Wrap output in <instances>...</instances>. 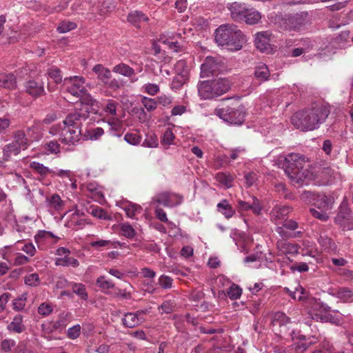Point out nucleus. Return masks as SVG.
Segmentation results:
<instances>
[{"label": "nucleus", "mask_w": 353, "mask_h": 353, "mask_svg": "<svg viewBox=\"0 0 353 353\" xmlns=\"http://www.w3.org/2000/svg\"><path fill=\"white\" fill-rule=\"evenodd\" d=\"M248 6L236 1L229 3L228 8L230 12L232 19L235 21H243L245 19L246 11H248Z\"/></svg>", "instance_id": "nucleus-15"}, {"label": "nucleus", "mask_w": 353, "mask_h": 353, "mask_svg": "<svg viewBox=\"0 0 353 353\" xmlns=\"http://www.w3.org/2000/svg\"><path fill=\"white\" fill-rule=\"evenodd\" d=\"M23 317L21 314L16 315L12 322L8 325V330L14 333H21L26 330V326L23 323Z\"/></svg>", "instance_id": "nucleus-27"}, {"label": "nucleus", "mask_w": 353, "mask_h": 353, "mask_svg": "<svg viewBox=\"0 0 353 353\" xmlns=\"http://www.w3.org/2000/svg\"><path fill=\"white\" fill-rule=\"evenodd\" d=\"M92 71L97 75V78L104 85L112 77L111 71L104 67L102 64H97L93 68Z\"/></svg>", "instance_id": "nucleus-22"}, {"label": "nucleus", "mask_w": 353, "mask_h": 353, "mask_svg": "<svg viewBox=\"0 0 353 353\" xmlns=\"http://www.w3.org/2000/svg\"><path fill=\"white\" fill-rule=\"evenodd\" d=\"M77 25L71 21H63L57 27V31L60 33H65L75 29Z\"/></svg>", "instance_id": "nucleus-59"}, {"label": "nucleus", "mask_w": 353, "mask_h": 353, "mask_svg": "<svg viewBox=\"0 0 353 353\" xmlns=\"http://www.w3.org/2000/svg\"><path fill=\"white\" fill-rule=\"evenodd\" d=\"M215 114L232 125H241L245 119V110L243 105L225 106L215 110Z\"/></svg>", "instance_id": "nucleus-6"}, {"label": "nucleus", "mask_w": 353, "mask_h": 353, "mask_svg": "<svg viewBox=\"0 0 353 353\" xmlns=\"http://www.w3.org/2000/svg\"><path fill=\"white\" fill-rule=\"evenodd\" d=\"M91 247L94 248H99L101 247H107L108 248H117V245H120L119 241H111L109 240H98L90 242Z\"/></svg>", "instance_id": "nucleus-39"}, {"label": "nucleus", "mask_w": 353, "mask_h": 353, "mask_svg": "<svg viewBox=\"0 0 353 353\" xmlns=\"http://www.w3.org/2000/svg\"><path fill=\"white\" fill-rule=\"evenodd\" d=\"M292 208L288 205H276L270 212V220L275 224L280 223L284 220L291 211Z\"/></svg>", "instance_id": "nucleus-17"}, {"label": "nucleus", "mask_w": 353, "mask_h": 353, "mask_svg": "<svg viewBox=\"0 0 353 353\" xmlns=\"http://www.w3.org/2000/svg\"><path fill=\"white\" fill-rule=\"evenodd\" d=\"M27 301V296L26 294H22L17 299L13 301V309L16 311H21L23 310Z\"/></svg>", "instance_id": "nucleus-57"}, {"label": "nucleus", "mask_w": 353, "mask_h": 353, "mask_svg": "<svg viewBox=\"0 0 353 353\" xmlns=\"http://www.w3.org/2000/svg\"><path fill=\"white\" fill-rule=\"evenodd\" d=\"M85 121L76 114L70 112L63 121L62 124H59L51 128V134H59V141L65 145H74L82 137L81 125Z\"/></svg>", "instance_id": "nucleus-2"}, {"label": "nucleus", "mask_w": 353, "mask_h": 353, "mask_svg": "<svg viewBox=\"0 0 353 353\" xmlns=\"http://www.w3.org/2000/svg\"><path fill=\"white\" fill-rule=\"evenodd\" d=\"M311 318L316 321H321L323 323H332V324L339 325L340 320L338 318L333 316L330 314H319L317 312H311Z\"/></svg>", "instance_id": "nucleus-29"}, {"label": "nucleus", "mask_w": 353, "mask_h": 353, "mask_svg": "<svg viewBox=\"0 0 353 353\" xmlns=\"http://www.w3.org/2000/svg\"><path fill=\"white\" fill-rule=\"evenodd\" d=\"M330 110L321 104H313L311 108L296 112L291 117L293 125L303 131H312L319 128L327 118Z\"/></svg>", "instance_id": "nucleus-1"}, {"label": "nucleus", "mask_w": 353, "mask_h": 353, "mask_svg": "<svg viewBox=\"0 0 353 353\" xmlns=\"http://www.w3.org/2000/svg\"><path fill=\"white\" fill-rule=\"evenodd\" d=\"M47 74L55 83L58 84L62 81V75L61 70L56 66H52L48 69Z\"/></svg>", "instance_id": "nucleus-43"}, {"label": "nucleus", "mask_w": 353, "mask_h": 353, "mask_svg": "<svg viewBox=\"0 0 353 353\" xmlns=\"http://www.w3.org/2000/svg\"><path fill=\"white\" fill-rule=\"evenodd\" d=\"M175 139V136L172 132V130L168 128L163 133L161 139V143L166 145H170L173 143Z\"/></svg>", "instance_id": "nucleus-58"}, {"label": "nucleus", "mask_w": 353, "mask_h": 353, "mask_svg": "<svg viewBox=\"0 0 353 353\" xmlns=\"http://www.w3.org/2000/svg\"><path fill=\"white\" fill-rule=\"evenodd\" d=\"M45 150L51 154H57L60 152V145L57 141H50L44 145Z\"/></svg>", "instance_id": "nucleus-63"}, {"label": "nucleus", "mask_w": 353, "mask_h": 353, "mask_svg": "<svg viewBox=\"0 0 353 353\" xmlns=\"http://www.w3.org/2000/svg\"><path fill=\"white\" fill-rule=\"evenodd\" d=\"M228 79L219 78L213 80L201 81L197 85L199 96L203 99H212L220 97L230 89Z\"/></svg>", "instance_id": "nucleus-5"}, {"label": "nucleus", "mask_w": 353, "mask_h": 353, "mask_svg": "<svg viewBox=\"0 0 353 353\" xmlns=\"http://www.w3.org/2000/svg\"><path fill=\"white\" fill-rule=\"evenodd\" d=\"M334 223L344 230L353 229L352 212L347 202L343 201L340 205Z\"/></svg>", "instance_id": "nucleus-8"}, {"label": "nucleus", "mask_w": 353, "mask_h": 353, "mask_svg": "<svg viewBox=\"0 0 353 353\" xmlns=\"http://www.w3.org/2000/svg\"><path fill=\"white\" fill-rule=\"evenodd\" d=\"M335 296L344 303L353 302V292L347 288H340L336 290Z\"/></svg>", "instance_id": "nucleus-32"}, {"label": "nucleus", "mask_w": 353, "mask_h": 353, "mask_svg": "<svg viewBox=\"0 0 353 353\" xmlns=\"http://www.w3.org/2000/svg\"><path fill=\"white\" fill-rule=\"evenodd\" d=\"M228 296L231 299H237L242 294V289L236 284H232L227 291Z\"/></svg>", "instance_id": "nucleus-54"}, {"label": "nucleus", "mask_w": 353, "mask_h": 353, "mask_svg": "<svg viewBox=\"0 0 353 353\" xmlns=\"http://www.w3.org/2000/svg\"><path fill=\"white\" fill-rule=\"evenodd\" d=\"M21 150V149H20L13 142L6 145L3 148V157L4 161H8L12 154L17 155L20 153Z\"/></svg>", "instance_id": "nucleus-35"}, {"label": "nucleus", "mask_w": 353, "mask_h": 353, "mask_svg": "<svg viewBox=\"0 0 353 353\" xmlns=\"http://www.w3.org/2000/svg\"><path fill=\"white\" fill-rule=\"evenodd\" d=\"M290 30H300L303 26V19L299 16H293L288 18L287 21Z\"/></svg>", "instance_id": "nucleus-41"}, {"label": "nucleus", "mask_w": 353, "mask_h": 353, "mask_svg": "<svg viewBox=\"0 0 353 353\" xmlns=\"http://www.w3.org/2000/svg\"><path fill=\"white\" fill-rule=\"evenodd\" d=\"M124 140L130 145H137L141 141V136L138 132H130L125 134Z\"/></svg>", "instance_id": "nucleus-42"}, {"label": "nucleus", "mask_w": 353, "mask_h": 353, "mask_svg": "<svg viewBox=\"0 0 353 353\" xmlns=\"http://www.w3.org/2000/svg\"><path fill=\"white\" fill-rule=\"evenodd\" d=\"M120 231L121 234L128 239H132L136 235V231L133 227L128 223L120 225Z\"/></svg>", "instance_id": "nucleus-44"}, {"label": "nucleus", "mask_w": 353, "mask_h": 353, "mask_svg": "<svg viewBox=\"0 0 353 353\" xmlns=\"http://www.w3.org/2000/svg\"><path fill=\"white\" fill-rule=\"evenodd\" d=\"M327 210H324L323 209H314L311 208L310 212L312 214V216L320 221H326L329 219V216L327 213L326 212Z\"/></svg>", "instance_id": "nucleus-60"}, {"label": "nucleus", "mask_w": 353, "mask_h": 353, "mask_svg": "<svg viewBox=\"0 0 353 353\" xmlns=\"http://www.w3.org/2000/svg\"><path fill=\"white\" fill-rule=\"evenodd\" d=\"M55 264L58 266H72L73 268H77L79 265V262L77 259L70 257L68 255L62 258H58L55 261Z\"/></svg>", "instance_id": "nucleus-38"}, {"label": "nucleus", "mask_w": 353, "mask_h": 353, "mask_svg": "<svg viewBox=\"0 0 353 353\" xmlns=\"http://www.w3.org/2000/svg\"><path fill=\"white\" fill-rule=\"evenodd\" d=\"M112 71L114 73L121 74L128 78L132 77L135 74L134 70L132 67L124 63H120L114 65L112 68Z\"/></svg>", "instance_id": "nucleus-30"}, {"label": "nucleus", "mask_w": 353, "mask_h": 353, "mask_svg": "<svg viewBox=\"0 0 353 353\" xmlns=\"http://www.w3.org/2000/svg\"><path fill=\"white\" fill-rule=\"evenodd\" d=\"M48 205L50 208H52L57 210H60L63 205V201L61 200V197L54 194L52 195L49 199H48Z\"/></svg>", "instance_id": "nucleus-48"}, {"label": "nucleus", "mask_w": 353, "mask_h": 353, "mask_svg": "<svg viewBox=\"0 0 353 353\" xmlns=\"http://www.w3.org/2000/svg\"><path fill=\"white\" fill-rule=\"evenodd\" d=\"M318 194H316L314 192L308 191V190H303L300 196L301 199L307 203H312L314 204V202L315 201V199L317 196Z\"/></svg>", "instance_id": "nucleus-56"}, {"label": "nucleus", "mask_w": 353, "mask_h": 353, "mask_svg": "<svg viewBox=\"0 0 353 353\" xmlns=\"http://www.w3.org/2000/svg\"><path fill=\"white\" fill-rule=\"evenodd\" d=\"M216 179L221 183V184L224 185L227 188H230L232 185L233 182V177L230 175L227 174L223 172H219L216 175Z\"/></svg>", "instance_id": "nucleus-46"}, {"label": "nucleus", "mask_w": 353, "mask_h": 353, "mask_svg": "<svg viewBox=\"0 0 353 353\" xmlns=\"http://www.w3.org/2000/svg\"><path fill=\"white\" fill-rule=\"evenodd\" d=\"M175 305L176 304L172 301H165L160 306H159L158 309L162 310L161 314H170L174 311Z\"/></svg>", "instance_id": "nucleus-64"}, {"label": "nucleus", "mask_w": 353, "mask_h": 353, "mask_svg": "<svg viewBox=\"0 0 353 353\" xmlns=\"http://www.w3.org/2000/svg\"><path fill=\"white\" fill-rule=\"evenodd\" d=\"M141 91L149 95L154 96L159 92L160 88L159 85L156 83H148L141 87Z\"/></svg>", "instance_id": "nucleus-50"}, {"label": "nucleus", "mask_w": 353, "mask_h": 353, "mask_svg": "<svg viewBox=\"0 0 353 353\" xmlns=\"http://www.w3.org/2000/svg\"><path fill=\"white\" fill-rule=\"evenodd\" d=\"M286 290L293 299L303 301L307 297L305 290L301 285L296 287L294 291H290L288 288H286Z\"/></svg>", "instance_id": "nucleus-47"}, {"label": "nucleus", "mask_w": 353, "mask_h": 353, "mask_svg": "<svg viewBox=\"0 0 353 353\" xmlns=\"http://www.w3.org/2000/svg\"><path fill=\"white\" fill-rule=\"evenodd\" d=\"M52 311L53 307L52 304L48 302L42 303L38 307V313L43 316L50 315Z\"/></svg>", "instance_id": "nucleus-61"}, {"label": "nucleus", "mask_w": 353, "mask_h": 353, "mask_svg": "<svg viewBox=\"0 0 353 353\" xmlns=\"http://www.w3.org/2000/svg\"><path fill=\"white\" fill-rule=\"evenodd\" d=\"M225 70L226 66L221 58L208 56L201 65V77L204 78L218 75Z\"/></svg>", "instance_id": "nucleus-7"}, {"label": "nucleus", "mask_w": 353, "mask_h": 353, "mask_svg": "<svg viewBox=\"0 0 353 353\" xmlns=\"http://www.w3.org/2000/svg\"><path fill=\"white\" fill-rule=\"evenodd\" d=\"M276 248L281 254H294L299 252L297 245L282 240L276 243Z\"/></svg>", "instance_id": "nucleus-19"}, {"label": "nucleus", "mask_w": 353, "mask_h": 353, "mask_svg": "<svg viewBox=\"0 0 353 353\" xmlns=\"http://www.w3.org/2000/svg\"><path fill=\"white\" fill-rule=\"evenodd\" d=\"M251 201H238L239 211H252L254 214L259 215L261 213L262 205L260 201L256 196H251Z\"/></svg>", "instance_id": "nucleus-16"}, {"label": "nucleus", "mask_w": 353, "mask_h": 353, "mask_svg": "<svg viewBox=\"0 0 353 353\" xmlns=\"http://www.w3.org/2000/svg\"><path fill=\"white\" fill-rule=\"evenodd\" d=\"M81 327L79 324H77L67 330V337L70 339H76L81 334Z\"/></svg>", "instance_id": "nucleus-62"}, {"label": "nucleus", "mask_w": 353, "mask_h": 353, "mask_svg": "<svg viewBox=\"0 0 353 353\" xmlns=\"http://www.w3.org/2000/svg\"><path fill=\"white\" fill-rule=\"evenodd\" d=\"M216 210L227 219L232 218L236 213L235 209L233 208L227 199H222L216 205Z\"/></svg>", "instance_id": "nucleus-20"}, {"label": "nucleus", "mask_w": 353, "mask_h": 353, "mask_svg": "<svg viewBox=\"0 0 353 353\" xmlns=\"http://www.w3.org/2000/svg\"><path fill=\"white\" fill-rule=\"evenodd\" d=\"M80 97V103L76 105L75 109L72 113L85 121L89 117L90 113L94 110L93 106L97 101L90 94H83Z\"/></svg>", "instance_id": "nucleus-9"}, {"label": "nucleus", "mask_w": 353, "mask_h": 353, "mask_svg": "<svg viewBox=\"0 0 353 353\" xmlns=\"http://www.w3.org/2000/svg\"><path fill=\"white\" fill-rule=\"evenodd\" d=\"M214 40L219 46H225L231 51L240 50L246 42L241 30L230 24L221 25L216 29Z\"/></svg>", "instance_id": "nucleus-4"}, {"label": "nucleus", "mask_w": 353, "mask_h": 353, "mask_svg": "<svg viewBox=\"0 0 353 353\" xmlns=\"http://www.w3.org/2000/svg\"><path fill=\"white\" fill-rule=\"evenodd\" d=\"M85 225V220L78 213L71 214L70 219L66 222L65 226L74 230L82 229Z\"/></svg>", "instance_id": "nucleus-26"}, {"label": "nucleus", "mask_w": 353, "mask_h": 353, "mask_svg": "<svg viewBox=\"0 0 353 353\" xmlns=\"http://www.w3.org/2000/svg\"><path fill=\"white\" fill-rule=\"evenodd\" d=\"M270 75L269 68L265 64L259 63L255 67L254 77L258 81L261 82L265 81L268 79Z\"/></svg>", "instance_id": "nucleus-28"}, {"label": "nucleus", "mask_w": 353, "mask_h": 353, "mask_svg": "<svg viewBox=\"0 0 353 353\" xmlns=\"http://www.w3.org/2000/svg\"><path fill=\"white\" fill-rule=\"evenodd\" d=\"M141 104L148 112L154 110L157 108L156 99L143 97L141 100Z\"/></svg>", "instance_id": "nucleus-49"}, {"label": "nucleus", "mask_w": 353, "mask_h": 353, "mask_svg": "<svg viewBox=\"0 0 353 353\" xmlns=\"http://www.w3.org/2000/svg\"><path fill=\"white\" fill-rule=\"evenodd\" d=\"M50 239H54V243H57L59 239L52 232L46 230H39L34 236V241L38 244L48 241Z\"/></svg>", "instance_id": "nucleus-37"}, {"label": "nucleus", "mask_w": 353, "mask_h": 353, "mask_svg": "<svg viewBox=\"0 0 353 353\" xmlns=\"http://www.w3.org/2000/svg\"><path fill=\"white\" fill-rule=\"evenodd\" d=\"M0 87L8 90L17 88V79L12 73H0Z\"/></svg>", "instance_id": "nucleus-18"}, {"label": "nucleus", "mask_w": 353, "mask_h": 353, "mask_svg": "<svg viewBox=\"0 0 353 353\" xmlns=\"http://www.w3.org/2000/svg\"><path fill=\"white\" fill-rule=\"evenodd\" d=\"M26 285L31 287H37L40 284V278L37 273H32L24 277Z\"/></svg>", "instance_id": "nucleus-52"}, {"label": "nucleus", "mask_w": 353, "mask_h": 353, "mask_svg": "<svg viewBox=\"0 0 353 353\" xmlns=\"http://www.w3.org/2000/svg\"><path fill=\"white\" fill-rule=\"evenodd\" d=\"M183 196L179 194L170 192H162L157 194L152 199V203L163 205L165 207L172 208L180 205L182 203Z\"/></svg>", "instance_id": "nucleus-10"}, {"label": "nucleus", "mask_w": 353, "mask_h": 353, "mask_svg": "<svg viewBox=\"0 0 353 353\" xmlns=\"http://www.w3.org/2000/svg\"><path fill=\"white\" fill-rule=\"evenodd\" d=\"M290 322V319L283 312H277L273 316L272 323L274 324L278 323L279 325H282L289 323Z\"/></svg>", "instance_id": "nucleus-51"}, {"label": "nucleus", "mask_w": 353, "mask_h": 353, "mask_svg": "<svg viewBox=\"0 0 353 353\" xmlns=\"http://www.w3.org/2000/svg\"><path fill=\"white\" fill-rule=\"evenodd\" d=\"M271 35L272 34L268 31L258 32L255 37L256 48L264 52H272Z\"/></svg>", "instance_id": "nucleus-14"}, {"label": "nucleus", "mask_w": 353, "mask_h": 353, "mask_svg": "<svg viewBox=\"0 0 353 353\" xmlns=\"http://www.w3.org/2000/svg\"><path fill=\"white\" fill-rule=\"evenodd\" d=\"M334 203V200L331 197H328L325 194L317 195L314 205L318 209H323L324 210H329L332 209Z\"/></svg>", "instance_id": "nucleus-23"}, {"label": "nucleus", "mask_w": 353, "mask_h": 353, "mask_svg": "<svg viewBox=\"0 0 353 353\" xmlns=\"http://www.w3.org/2000/svg\"><path fill=\"white\" fill-rule=\"evenodd\" d=\"M96 282L98 287L103 291L114 287V283L111 280L107 279L105 276L98 277Z\"/></svg>", "instance_id": "nucleus-45"}, {"label": "nucleus", "mask_w": 353, "mask_h": 353, "mask_svg": "<svg viewBox=\"0 0 353 353\" xmlns=\"http://www.w3.org/2000/svg\"><path fill=\"white\" fill-rule=\"evenodd\" d=\"M318 242L324 251L330 252L335 250L336 248L335 243L325 232H320Z\"/></svg>", "instance_id": "nucleus-24"}, {"label": "nucleus", "mask_w": 353, "mask_h": 353, "mask_svg": "<svg viewBox=\"0 0 353 353\" xmlns=\"http://www.w3.org/2000/svg\"><path fill=\"white\" fill-rule=\"evenodd\" d=\"M126 215L129 218H133L136 214V212H140L141 210V207L137 204L129 203L123 208Z\"/></svg>", "instance_id": "nucleus-53"}, {"label": "nucleus", "mask_w": 353, "mask_h": 353, "mask_svg": "<svg viewBox=\"0 0 353 353\" xmlns=\"http://www.w3.org/2000/svg\"><path fill=\"white\" fill-rule=\"evenodd\" d=\"M127 19L129 23L136 28H140L142 22H148L149 21V18L143 12L138 10L130 12L128 15Z\"/></svg>", "instance_id": "nucleus-21"}, {"label": "nucleus", "mask_w": 353, "mask_h": 353, "mask_svg": "<svg viewBox=\"0 0 353 353\" xmlns=\"http://www.w3.org/2000/svg\"><path fill=\"white\" fill-rule=\"evenodd\" d=\"M148 312L147 310H139L136 312H128L124 314L122 322L124 326L130 328L134 327L141 324L145 319L143 315Z\"/></svg>", "instance_id": "nucleus-12"}, {"label": "nucleus", "mask_w": 353, "mask_h": 353, "mask_svg": "<svg viewBox=\"0 0 353 353\" xmlns=\"http://www.w3.org/2000/svg\"><path fill=\"white\" fill-rule=\"evenodd\" d=\"M13 143L17 145L20 149L24 150L28 146V140L23 131L17 130L14 132L13 136Z\"/></svg>", "instance_id": "nucleus-33"}, {"label": "nucleus", "mask_w": 353, "mask_h": 353, "mask_svg": "<svg viewBox=\"0 0 353 353\" xmlns=\"http://www.w3.org/2000/svg\"><path fill=\"white\" fill-rule=\"evenodd\" d=\"M30 168L34 172V173L39 174L41 179L46 177L48 174H52V170L43 164L39 162L33 161L30 164Z\"/></svg>", "instance_id": "nucleus-34"}, {"label": "nucleus", "mask_w": 353, "mask_h": 353, "mask_svg": "<svg viewBox=\"0 0 353 353\" xmlns=\"http://www.w3.org/2000/svg\"><path fill=\"white\" fill-rule=\"evenodd\" d=\"M72 315L71 312L68 311L61 312L57 320L53 324V328L61 330L64 329L67 325L72 321Z\"/></svg>", "instance_id": "nucleus-25"}, {"label": "nucleus", "mask_w": 353, "mask_h": 353, "mask_svg": "<svg viewBox=\"0 0 353 353\" xmlns=\"http://www.w3.org/2000/svg\"><path fill=\"white\" fill-rule=\"evenodd\" d=\"M25 92L34 99H37L46 94L43 82L34 79L28 80L24 84Z\"/></svg>", "instance_id": "nucleus-13"}, {"label": "nucleus", "mask_w": 353, "mask_h": 353, "mask_svg": "<svg viewBox=\"0 0 353 353\" xmlns=\"http://www.w3.org/2000/svg\"><path fill=\"white\" fill-rule=\"evenodd\" d=\"M261 18L260 12L250 6H248V11H246L245 19L243 21H245L247 24L253 25L256 24Z\"/></svg>", "instance_id": "nucleus-31"}, {"label": "nucleus", "mask_w": 353, "mask_h": 353, "mask_svg": "<svg viewBox=\"0 0 353 353\" xmlns=\"http://www.w3.org/2000/svg\"><path fill=\"white\" fill-rule=\"evenodd\" d=\"M103 133L104 130L102 128L97 127L88 130L87 134H83V137L86 140H97L103 134Z\"/></svg>", "instance_id": "nucleus-40"}, {"label": "nucleus", "mask_w": 353, "mask_h": 353, "mask_svg": "<svg viewBox=\"0 0 353 353\" xmlns=\"http://www.w3.org/2000/svg\"><path fill=\"white\" fill-rule=\"evenodd\" d=\"M73 292L79 295L81 299L85 301L88 299V294L85 286L81 283H73L72 286Z\"/></svg>", "instance_id": "nucleus-55"}, {"label": "nucleus", "mask_w": 353, "mask_h": 353, "mask_svg": "<svg viewBox=\"0 0 353 353\" xmlns=\"http://www.w3.org/2000/svg\"><path fill=\"white\" fill-rule=\"evenodd\" d=\"M188 79V72L186 71L178 73L172 81L171 88L175 90L180 89L187 82Z\"/></svg>", "instance_id": "nucleus-36"}, {"label": "nucleus", "mask_w": 353, "mask_h": 353, "mask_svg": "<svg viewBox=\"0 0 353 353\" xmlns=\"http://www.w3.org/2000/svg\"><path fill=\"white\" fill-rule=\"evenodd\" d=\"M307 163L305 157L299 153H290L284 157L282 168L293 185H303L308 177Z\"/></svg>", "instance_id": "nucleus-3"}, {"label": "nucleus", "mask_w": 353, "mask_h": 353, "mask_svg": "<svg viewBox=\"0 0 353 353\" xmlns=\"http://www.w3.org/2000/svg\"><path fill=\"white\" fill-rule=\"evenodd\" d=\"M63 83L67 86V91L74 97H81L85 93V79L83 77L74 76L65 78Z\"/></svg>", "instance_id": "nucleus-11"}]
</instances>
